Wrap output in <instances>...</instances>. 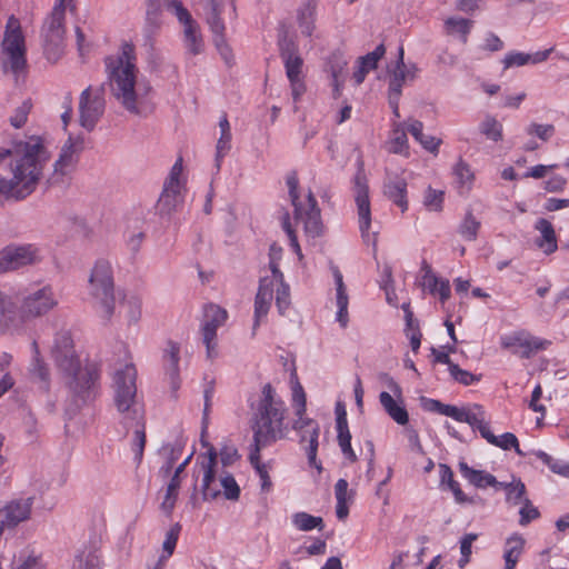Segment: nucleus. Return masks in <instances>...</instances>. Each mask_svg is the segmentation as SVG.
Segmentation results:
<instances>
[{
	"mask_svg": "<svg viewBox=\"0 0 569 569\" xmlns=\"http://www.w3.org/2000/svg\"><path fill=\"white\" fill-rule=\"evenodd\" d=\"M9 161L10 178L0 177V196L21 200L30 196L42 178L50 153L40 137L30 136L14 140L6 149Z\"/></svg>",
	"mask_w": 569,
	"mask_h": 569,
	"instance_id": "obj_1",
	"label": "nucleus"
},
{
	"mask_svg": "<svg viewBox=\"0 0 569 569\" xmlns=\"http://www.w3.org/2000/svg\"><path fill=\"white\" fill-rule=\"evenodd\" d=\"M134 47L124 42L117 54L104 60L108 87L114 100L129 113L141 116L149 108L151 86L138 78Z\"/></svg>",
	"mask_w": 569,
	"mask_h": 569,
	"instance_id": "obj_2",
	"label": "nucleus"
},
{
	"mask_svg": "<svg viewBox=\"0 0 569 569\" xmlns=\"http://www.w3.org/2000/svg\"><path fill=\"white\" fill-rule=\"evenodd\" d=\"M137 371L131 363L121 366L113 375V401L124 428L133 429L131 449L139 463L146 446L144 410L137 397Z\"/></svg>",
	"mask_w": 569,
	"mask_h": 569,
	"instance_id": "obj_3",
	"label": "nucleus"
},
{
	"mask_svg": "<svg viewBox=\"0 0 569 569\" xmlns=\"http://www.w3.org/2000/svg\"><path fill=\"white\" fill-rule=\"evenodd\" d=\"M51 356L70 391L82 399L89 397L99 373L94 366H81L69 330L61 329L54 335Z\"/></svg>",
	"mask_w": 569,
	"mask_h": 569,
	"instance_id": "obj_4",
	"label": "nucleus"
},
{
	"mask_svg": "<svg viewBox=\"0 0 569 569\" xmlns=\"http://www.w3.org/2000/svg\"><path fill=\"white\" fill-rule=\"evenodd\" d=\"M287 408L271 385L263 386L252 418V447L266 448L287 436Z\"/></svg>",
	"mask_w": 569,
	"mask_h": 569,
	"instance_id": "obj_5",
	"label": "nucleus"
},
{
	"mask_svg": "<svg viewBox=\"0 0 569 569\" xmlns=\"http://www.w3.org/2000/svg\"><path fill=\"white\" fill-rule=\"evenodd\" d=\"M282 256V248L276 243L269 249V267L271 276L263 277L260 280L259 289L254 299V321L253 333L260 326L261 320L268 315L276 293V306L280 315H284L290 306V289L284 283L283 274L279 270V260Z\"/></svg>",
	"mask_w": 569,
	"mask_h": 569,
	"instance_id": "obj_6",
	"label": "nucleus"
},
{
	"mask_svg": "<svg viewBox=\"0 0 569 569\" xmlns=\"http://www.w3.org/2000/svg\"><path fill=\"white\" fill-rule=\"evenodd\" d=\"M88 296L96 312L103 320L116 313L117 300L111 262L99 259L92 267L88 281Z\"/></svg>",
	"mask_w": 569,
	"mask_h": 569,
	"instance_id": "obj_7",
	"label": "nucleus"
},
{
	"mask_svg": "<svg viewBox=\"0 0 569 569\" xmlns=\"http://www.w3.org/2000/svg\"><path fill=\"white\" fill-rule=\"evenodd\" d=\"M0 66L18 79L27 70L26 38L18 19L10 17L0 44Z\"/></svg>",
	"mask_w": 569,
	"mask_h": 569,
	"instance_id": "obj_8",
	"label": "nucleus"
},
{
	"mask_svg": "<svg viewBox=\"0 0 569 569\" xmlns=\"http://www.w3.org/2000/svg\"><path fill=\"white\" fill-rule=\"evenodd\" d=\"M59 305V297L50 284H32L27 288L20 298L17 312L18 331H22L27 323L48 315Z\"/></svg>",
	"mask_w": 569,
	"mask_h": 569,
	"instance_id": "obj_9",
	"label": "nucleus"
},
{
	"mask_svg": "<svg viewBox=\"0 0 569 569\" xmlns=\"http://www.w3.org/2000/svg\"><path fill=\"white\" fill-rule=\"evenodd\" d=\"M306 393L302 386L296 381L292 386V406L296 410L297 419L293 421L292 429L300 436V443H308L306 447L310 466L320 469L317 463L318 438L320 427L313 419L305 417L306 412Z\"/></svg>",
	"mask_w": 569,
	"mask_h": 569,
	"instance_id": "obj_10",
	"label": "nucleus"
},
{
	"mask_svg": "<svg viewBox=\"0 0 569 569\" xmlns=\"http://www.w3.org/2000/svg\"><path fill=\"white\" fill-rule=\"evenodd\" d=\"M298 177L291 173L287 177L289 197L295 208V219L303 224L305 233L310 238H317L322 233L320 209L313 193L309 190L305 200L298 194Z\"/></svg>",
	"mask_w": 569,
	"mask_h": 569,
	"instance_id": "obj_11",
	"label": "nucleus"
},
{
	"mask_svg": "<svg viewBox=\"0 0 569 569\" xmlns=\"http://www.w3.org/2000/svg\"><path fill=\"white\" fill-rule=\"evenodd\" d=\"M236 18L233 0H210L206 9V19L213 34V44L226 63H231L232 51L224 38V19Z\"/></svg>",
	"mask_w": 569,
	"mask_h": 569,
	"instance_id": "obj_12",
	"label": "nucleus"
},
{
	"mask_svg": "<svg viewBox=\"0 0 569 569\" xmlns=\"http://www.w3.org/2000/svg\"><path fill=\"white\" fill-rule=\"evenodd\" d=\"M66 2L60 0L53 7L42 27L43 50L46 58L51 62H57L63 53Z\"/></svg>",
	"mask_w": 569,
	"mask_h": 569,
	"instance_id": "obj_13",
	"label": "nucleus"
},
{
	"mask_svg": "<svg viewBox=\"0 0 569 569\" xmlns=\"http://www.w3.org/2000/svg\"><path fill=\"white\" fill-rule=\"evenodd\" d=\"M197 477L201 476L200 490L204 500H213L221 493L222 473L217 471V455L209 450L201 455L196 463Z\"/></svg>",
	"mask_w": 569,
	"mask_h": 569,
	"instance_id": "obj_14",
	"label": "nucleus"
},
{
	"mask_svg": "<svg viewBox=\"0 0 569 569\" xmlns=\"http://www.w3.org/2000/svg\"><path fill=\"white\" fill-rule=\"evenodd\" d=\"M83 150V138L80 136L69 137L62 146L59 157L53 163V172L49 178L51 184H60L76 169L79 156Z\"/></svg>",
	"mask_w": 569,
	"mask_h": 569,
	"instance_id": "obj_15",
	"label": "nucleus"
},
{
	"mask_svg": "<svg viewBox=\"0 0 569 569\" xmlns=\"http://www.w3.org/2000/svg\"><path fill=\"white\" fill-rule=\"evenodd\" d=\"M38 261L39 251L34 246L10 244L0 250V273L14 271Z\"/></svg>",
	"mask_w": 569,
	"mask_h": 569,
	"instance_id": "obj_16",
	"label": "nucleus"
},
{
	"mask_svg": "<svg viewBox=\"0 0 569 569\" xmlns=\"http://www.w3.org/2000/svg\"><path fill=\"white\" fill-rule=\"evenodd\" d=\"M500 345L502 348L511 350L515 355L528 359L536 352L547 349L550 341L521 330L502 336L500 338Z\"/></svg>",
	"mask_w": 569,
	"mask_h": 569,
	"instance_id": "obj_17",
	"label": "nucleus"
},
{
	"mask_svg": "<svg viewBox=\"0 0 569 569\" xmlns=\"http://www.w3.org/2000/svg\"><path fill=\"white\" fill-rule=\"evenodd\" d=\"M418 68L416 64H406L403 61V48H399V57L396 67L390 71L389 78V103L393 109L396 117H399V98L402 92V86L408 80L417 77Z\"/></svg>",
	"mask_w": 569,
	"mask_h": 569,
	"instance_id": "obj_18",
	"label": "nucleus"
},
{
	"mask_svg": "<svg viewBox=\"0 0 569 569\" xmlns=\"http://www.w3.org/2000/svg\"><path fill=\"white\" fill-rule=\"evenodd\" d=\"M355 201L357 206L359 228L366 242H376V233L370 234L371 210L366 177L358 173L355 178Z\"/></svg>",
	"mask_w": 569,
	"mask_h": 569,
	"instance_id": "obj_19",
	"label": "nucleus"
},
{
	"mask_svg": "<svg viewBox=\"0 0 569 569\" xmlns=\"http://www.w3.org/2000/svg\"><path fill=\"white\" fill-rule=\"evenodd\" d=\"M104 98L91 88L82 91L79 100V120L81 127L91 131L104 111Z\"/></svg>",
	"mask_w": 569,
	"mask_h": 569,
	"instance_id": "obj_20",
	"label": "nucleus"
},
{
	"mask_svg": "<svg viewBox=\"0 0 569 569\" xmlns=\"http://www.w3.org/2000/svg\"><path fill=\"white\" fill-rule=\"evenodd\" d=\"M227 320V311L217 305H208L204 308L203 323H202V341L207 348L208 358L216 355V338L217 329L221 327Z\"/></svg>",
	"mask_w": 569,
	"mask_h": 569,
	"instance_id": "obj_21",
	"label": "nucleus"
},
{
	"mask_svg": "<svg viewBox=\"0 0 569 569\" xmlns=\"http://www.w3.org/2000/svg\"><path fill=\"white\" fill-rule=\"evenodd\" d=\"M162 362L173 391L180 387L179 362L180 347L177 342L168 341L162 353Z\"/></svg>",
	"mask_w": 569,
	"mask_h": 569,
	"instance_id": "obj_22",
	"label": "nucleus"
},
{
	"mask_svg": "<svg viewBox=\"0 0 569 569\" xmlns=\"http://www.w3.org/2000/svg\"><path fill=\"white\" fill-rule=\"evenodd\" d=\"M183 27V46L191 56H198L204 50V41L199 24L191 14L186 20H178Z\"/></svg>",
	"mask_w": 569,
	"mask_h": 569,
	"instance_id": "obj_23",
	"label": "nucleus"
},
{
	"mask_svg": "<svg viewBox=\"0 0 569 569\" xmlns=\"http://www.w3.org/2000/svg\"><path fill=\"white\" fill-rule=\"evenodd\" d=\"M332 274H333L335 284H336V303L338 307L336 319L342 328H346L349 322V315H348L349 297L347 295V289H346L345 282H343L342 273L340 272V270L337 267L332 268Z\"/></svg>",
	"mask_w": 569,
	"mask_h": 569,
	"instance_id": "obj_24",
	"label": "nucleus"
},
{
	"mask_svg": "<svg viewBox=\"0 0 569 569\" xmlns=\"http://www.w3.org/2000/svg\"><path fill=\"white\" fill-rule=\"evenodd\" d=\"M34 356L29 367L31 381L37 383L41 390L48 392L50 389V370L44 360L40 357L38 345L33 342Z\"/></svg>",
	"mask_w": 569,
	"mask_h": 569,
	"instance_id": "obj_25",
	"label": "nucleus"
},
{
	"mask_svg": "<svg viewBox=\"0 0 569 569\" xmlns=\"http://www.w3.org/2000/svg\"><path fill=\"white\" fill-rule=\"evenodd\" d=\"M386 48L379 44L372 52L360 57L357 60V70L353 72V80L357 86L361 84L367 73L377 68L379 60L385 56Z\"/></svg>",
	"mask_w": 569,
	"mask_h": 569,
	"instance_id": "obj_26",
	"label": "nucleus"
},
{
	"mask_svg": "<svg viewBox=\"0 0 569 569\" xmlns=\"http://www.w3.org/2000/svg\"><path fill=\"white\" fill-rule=\"evenodd\" d=\"M552 51L553 48L537 51L535 53L512 51L505 56L502 62L505 64V68L521 67L526 64H537L546 61Z\"/></svg>",
	"mask_w": 569,
	"mask_h": 569,
	"instance_id": "obj_27",
	"label": "nucleus"
},
{
	"mask_svg": "<svg viewBox=\"0 0 569 569\" xmlns=\"http://www.w3.org/2000/svg\"><path fill=\"white\" fill-rule=\"evenodd\" d=\"M385 194L396 206H398L402 212L408 209L407 200V181L400 177L388 178L385 183Z\"/></svg>",
	"mask_w": 569,
	"mask_h": 569,
	"instance_id": "obj_28",
	"label": "nucleus"
},
{
	"mask_svg": "<svg viewBox=\"0 0 569 569\" xmlns=\"http://www.w3.org/2000/svg\"><path fill=\"white\" fill-rule=\"evenodd\" d=\"M535 229L540 232V238L536 240V244L546 253L550 254L558 248L555 229L547 219H538Z\"/></svg>",
	"mask_w": 569,
	"mask_h": 569,
	"instance_id": "obj_29",
	"label": "nucleus"
},
{
	"mask_svg": "<svg viewBox=\"0 0 569 569\" xmlns=\"http://www.w3.org/2000/svg\"><path fill=\"white\" fill-rule=\"evenodd\" d=\"M281 58L284 62L286 74L289 80L302 78V64L301 57L296 52L292 43L281 44Z\"/></svg>",
	"mask_w": 569,
	"mask_h": 569,
	"instance_id": "obj_30",
	"label": "nucleus"
},
{
	"mask_svg": "<svg viewBox=\"0 0 569 569\" xmlns=\"http://www.w3.org/2000/svg\"><path fill=\"white\" fill-rule=\"evenodd\" d=\"M423 286L433 295L438 293L440 300L445 302L450 298V284L446 279L438 278L427 262H423Z\"/></svg>",
	"mask_w": 569,
	"mask_h": 569,
	"instance_id": "obj_31",
	"label": "nucleus"
},
{
	"mask_svg": "<svg viewBox=\"0 0 569 569\" xmlns=\"http://www.w3.org/2000/svg\"><path fill=\"white\" fill-rule=\"evenodd\" d=\"M461 475L473 486L478 488L495 487L498 489L500 481L485 471L470 468L466 462L459 463Z\"/></svg>",
	"mask_w": 569,
	"mask_h": 569,
	"instance_id": "obj_32",
	"label": "nucleus"
},
{
	"mask_svg": "<svg viewBox=\"0 0 569 569\" xmlns=\"http://www.w3.org/2000/svg\"><path fill=\"white\" fill-rule=\"evenodd\" d=\"M379 400L386 412L398 425L403 426L408 422L409 416L406 408L401 403L396 401L389 392L382 391L379 395Z\"/></svg>",
	"mask_w": 569,
	"mask_h": 569,
	"instance_id": "obj_33",
	"label": "nucleus"
},
{
	"mask_svg": "<svg viewBox=\"0 0 569 569\" xmlns=\"http://www.w3.org/2000/svg\"><path fill=\"white\" fill-rule=\"evenodd\" d=\"M347 61L338 54H333L329 60L328 71L331 76L333 96L338 98L341 94V88L345 83V69Z\"/></svg>",
	"mask_w": 569,
	"mask_h": 569,
	"instance_id": "obj_34",
	"label": "nucleus"
},
{
	"mask_svg": "<svg viewBox=\"0 0 569 569\" xmlns=\"http://www.w3.org/2000/svg\"><path fill=\"white\" fill-rule=\"evenodd\" d=\"M183 450L181 441L174 443H167L161 447L159 455L163 459V465L160 468V473L167 477L172 470L174 463L180 459Z\"/></svg>",
	"mask_w": 569,
	"mask_h": 569,
	"instance_id": "obj_35",
	"label": "nucleus"
},
{
	"mask_svg": "<svg viewBox=\"0 0 569 569\" xmlns=\"http://www.w3.org/2000/svg\"><path fill=\"white\" fill-rule=\"evenodd\" d=\"M16 321L14 302L8 295L0 291V327L18 331Z\"/></svg>",
	"mask_w": 569,
	"mask_h": 569,
	"instance_id": "obj_36",
	"label": "nucleus"
},
{
	"mask_svg": "<svg viewBox=\"0 0 569 569\" xmlns=\"http://www.w3.org/2000/svg\"><path fill=\"white\" fill-rule=\"evenodd\" d=\"M445 30L449 36H457L466 43L473 21L461 17H449L445 20Z\"/></svg>",
	"mask_w": 569,
	"mask_h": 569,
	"instance_id": "obj_37",
	"label": "nucleus"
},
{
	"mask_svg": "<svg viewBox=\"0 0 569 569\" xmlns=\"http://www.w3.org/2000/svg\"><path fill=\"white\" fill-rule=\"evenodd\" d=\"M261 449H262L261 447H252L251 446L249 460L260 478L261 490L264 492H268V491H270V489L272 487V482L269 477L267 466L260 461Z\"/></svg>",
	"mask_w": 569,
	"mask_h": 569,
	"instance_id": "obj_38",
	"label": "nucleus"
},
{
	"mask_svg": "<svg viewBox=\"0 0 569 569\" xmlns=\"http://www.w3.org/2000/svg\"><path fill=\"white\" fill-rule=\"evenodd\" d=\"M141 300L137 296H123L119 305V313L123 315L129 322L136 323L141 316Z\"/></svg>",
	"mask_w": 569,
	"mask_h": 569,
	"instance_id": "obj_39",
	"label": "nucleus"
},
{
	"mask_svg": "<svg viewBox=\"0 0 569 569\" xmlns=\"http://www.w3.org/2000/svg\"><path fill=\"white\" fill-rule=\"evenodd\" d=\"M335 495L337 499L336 513L340 520L347 518L349 513L348 502L351 501V496L348 495V482L345 479H339L335 486Z\"/></svg>",
	"mask_w": 569,
	"mask_h": 569,
	"instance_id": "obj_40",
	"label": "nucleus"
},
{
	"mask_svg": "<svg viewBox=\"0 0 569 569\" xmlns=\"http://www.w3.org/2000/svg\"><path fill=\"white\" fill-rule=\"evenodd\" d=\"M181 202V188L164 184L158 206L162 212L169 213Z\"/></svg>",
	"mask_w": 569,
	"mask_h": 569,
	"instance_id": "obj_41",
	"label": "nucleus"
},
{
	"mask_svg": "<svg viewBox=\"0 0 569 569\" xmlns=\"http://www.w3.org/2000/svg\"><path fill=\"white\" fill-rule=\"evenodd\" d=\"M316 7L310 1L301 6L298 10V23L301 32L310 37L313 31Z\"/></svg>",
	"mask_w": 569,
	"mask_h": 569,
	"instance_id": "obj_42",
	"label": "nucleus"
},
{
	"mask_svg": "<svg viewBox=\"0 0 569 569\" xmlns=\"http://www.w3.org/2000/svg\"><path fill=\"white\" fill-rule=\"evenodd\" d=\"M480 132L486 136L487 139L499 142L503 138L502 124L491 116H487L479 124Z\"/></svg>",
	"mask_w": 569,
	"mask_h": 569,
	"instance_id": "obj_43",
	"label": "nucleus"
},
{
	"mask_svg": "<svg viewBox=\"0 0 569 569\" xmlns=\"http://www.w3.org/2000/svg\"><path fill=\"white\" fill-rule=\"evenodd\" d=\"M293 525L301 531H310L312 529L322 530L323 520L321 517H315L307 512H297L292 516Z\"/></svg>",
	"mask_w": 569,
	"mask_h": 569,
	"instance_id": "obj_44",
	"label": "nucleus"
},
{
	"mask_svg": "<svg viewBox=\"0 0 569 569\" xmlns=\"http://www.w3.org/2000/svg\"><path fill=\"white\" fill-rule=\"evenodd\" d=\"M498 489H502L507 493V501L512 505H519L521 502H525L526 493V487L525 485L518 480L515 482H500Z\"/></svg>",
	"mask_w": 569,
	"mask_h": 569,
	"instance_id": "obj_45",
	"label": "nucleus"
},
{
	"mask_svg": "<svg viewBox=\"0 0 569 569\" xmlns=\"http://www.w3.org/2000/svg\"><path fill=\"white\" fill-rule=\"evenodd\" d=\"M487 420V413L482 406L473 405L465 409L463 416L460 422L468 423L472 429H477Z\"/></svg>",
	"mask_w": 569,
	"mask_h": 569,
	"instance_id": "obj_46",
	"label": "nucleus"
},
{
	"mask_svg": "<svg viewBox=\"0 0 569 569\" xmlns=\"http://www.w3.org/2000/svg\"><path fill=\"white\" fill-rule=\"evenodd\" d=\"M81 569H101V556L98 550L88 549L77 556Z\"/></svg>",
	"mask_w": 569,
	"mask_h": 569,
	"instance_id": "obj_47",
	"label": "nucleus"
},
{
	"mask_svg": "<svg viewBox=\"0 0 569 569\" xmlns=\"http://www.w3.org/2000/svg\"><path fill=\"white\" fill-rule=\"evenodd\" d=\"M453 173L460 187L468 190L473 181V172L470 166L463 160H459L453 168Z\"/></svg>",
	"mask_w": 569,
	"mask_h": 569,
	"instance_id": "obj_48",
	"label": "nucleus"
},
{
	"mask_svg": "<svg viewBox=\"0 0 569 569\" xmlns=\"http://www.w3.org/2000/svg\"><path fill=\"white\" fill-rule=\"evenodd\" d=\"M478 539L477 533H467L460 540L461 557L458 561L459 568H465L470 561L472 543Z\"/></svg>",
	"mask_w": 569,
	"mask_h": 569,
	"instance_id": "obj_49",
	"label": "nucleus"
},
{
	"mask_svg": "<svg viewBox=\"0 0 569 569\" xmlns=\"http://www.w3.org/2000/svg\"><path fill=\"white\" fill-rule=\"evenodd\" d=\"M555 126L553 124H542L537 122H531L527 128L526 132L528 136H536L542 141H548L555 134Z\"/></svg>",
	"mask_w": 569,
	"mask_h": 569,
	"instance_id": "obj_50",
	"label": "nucleus"
},
{
	"mask_svg": "<svg viewBox=\"0 0 569 569\" xmlns=\"http://www.w3.org/2000/svg\"><path fill=\"white\" fill-rule=\"evenodd\" d=\"M408 139L403 129L395 128L389 142V150L393 153H407Z\"/></svg>",
	"mask_w": 569,
	"mask_h": 569,
	"instance_id": "obj_51",
	"label": "nucleus"
},
{
	"mask_svg": "<svg viewBox=\"0 0 569 569\" xmlns=\"http://www.w3.org/2000/svg\"><path fill=\"white\" fill-rule=\"evenodd\" d=\"M231 133H220L216 146V168L219 171L222 159L231 149Z\"/></svg>",
	"mask_w": 569,
	"mask_h": 569,
	"instance_id": "obj_52",
	"label": "nucleus"
},
{
	"mask_svg": "<svg viewBox=\"0 0 569 569\" xmlns=\"http://www.w3.org/2000/svg\"><path fill=\"white\" fill-rule=\"evenodd\" d=\"M180 530V525L176 523L166 533V539L162 543V549L166 552V556H162L161 559H167L173 553Z\"/></svg>",
	"mask_w": 569,
	"mask_h": 569,
	"instance_id": "obj_53",
	"label": "nucleus"
},
{
	"mask_svg": "<svg viewBox=\"0 0 569 569\" xmlns=\"http://www.w3.org/2000/svg\"><path fill=\"white\" fill-rule=\"evenodd\" d=\"M479 228L480 222L472 214H468L460 226V233L466 240L473 241L477 238Z\"/></svg>",
	"mask_w": 569,
	"mask_h": 569,
	"instance_id": "obj_54",
	"label": "nucleus"
},
{
	"mask_svg": "<svg viewBox=\"0 0 569 569\" xmlns=\"http://www.w3.org/2000/svg\"><path fill=\"white\" fill-rule=\"evenodd\" d=\"M221 489H223V495L229 500H237L240 496V488L230 473H222Z\"/></svg>",
	"mask_w": 569,
	"mask_h": 569,
	"instance_id": "obj_55",
	"label": "nucleus"
},
{
	"mask_svg": "<svg viewBox=\"0 0 569 569\" xmlns=\"http://www.w3.org/2000/svg\"><path fill=\"white\" fill-rule=\"evenodd\" d=\"M423 203L430 211H441L443 203V192L428 188L425 194Z\"/></svg>",
	"mask_w": 569,
	"mask_h": 569,
	"instance_id": "obj_56",
	"label": "nucleus"
},
{
	"mask_svg": "<svg viewBox=\"0 0 569 569\" xmlns=\"http://www.w3.org/2000/svg\"><path fill=\"white\" fill-rule=\"evenodd\" d=\"M495 440H496V442H489V443L492 446L499 447L503 450L515 448V450L518 455H522V452L519 448V441L513 433L506 432V433L501 435L500 437L495 436Z\"/></svg>",
	"mask_w": 569,
	"mask_h": 569,
	"instance_id": "obj_57",
	"label": "nucleus"
},
{
	"mask_svg": "<svg viewBox=\"0 0 569 569\" xmlns=\"http://www.w3.org/2000/svg\"><path fill=\"white\" fill-rule=\"evenodd\" d=\"M30 110L31 103L29 101H23L10 117L11 126L17 129L21 128L27 122Z\"/></svg>",
	"mask_w": 569,
	"mask_h": 569,
	"instance_id": "obj_58",
	"label": "nucleus"
},
{
	"mask_svg": "<svg viewBox=\"0 0 569 569\" xmlns=\"http://www.w3.org/2000/svg\"><path fill=\"white\" fill-rule=\"evenodd\" d=\"M539 457L553 472L569 478V463L556 460L545 452H541Z\"/></svg>",
	"mask_w": 569,
	"mask_h": 569,
	"instance_id": "obj_59",
	"label": "nucleus"
},
{
	"mask_svg": "<svg viewBox=\"0 0 569 569\" xmlns=\"http://www.w3.org/2000/svg\"><path fill=\"white\" fill-rule=\"evenodd\" d=\"M525 545V540L519 537L515 536L507 540V549L505 551V558H512L518 561L519 556L522 552Z\"/></svg>",
	"mask_w": 569,
	"mask_h": 569,
	"instance_id": "obj_60",
	"label": "nucleus"
},
{
	"mask_svg": "<svg viewBox=\"0 0 569 569\" xmlns=\"http://www.w3.org/2000/svg\"><path fill=\"white\" fill-rule=\"evenodd\" d=\"M337 432H338V443L340 442H351V433L348 427L347 413L346 410H342L341 413H338L337 418Z\"/></svg>",
	"mask_w": 569,
	"mask_h": 569,
	"instance_id": "obj_61",
	"label": "nucleus"
},
{
	"mask_svg": "<svg viewBox=\"0 0 569 569\" xmlns=\"http://www.w3.org/2000/svg\"><path fill=\"white\" fill-rule=\"evenodd\" d=\"M450 375L453 379L465 386H470L478 379L467 370L460 369L458 365L450 366Z\"/></svg>",
	"mask_w": 569,
	"mask_h": 569,
	"instance_id": "obj_62",
	"label": "nucleus"
},
{
	"mask_svg": "<svg viewBox=\"0 0 569 569\" xmlns=\"http://www.w3.org/2000/svg\"><path fill=\"white\" fill-rule=\"evenodd\" d=\"M167 10L176 16L178 20H186L190 12L183 7L180 0H162Z\"/></svg>",
	"mask_w": 569,
	"mask_h": 569,
	"instance_id": "obj_63",
	"label": "nucleus"
},
{
	"mask_svg": "<svg viewBox=\"0 0 569 569\" xmlns=\"http://www.w3.org/2000/svg\"><path fill=\"white\" fill-rule=\"evenodd\" d=\"M538 517H539L538 509L531 505L529 499H525L523 506L520 509V525L526 526L531 520H535Z\"/></svg>",
	"mask_w": 569,
	"mask_h": 569,
	"instance_id": "obj_64",
	"label": "nucleus"
}]
</instances>
